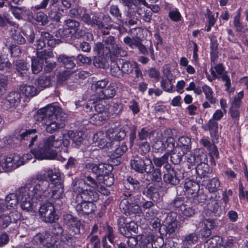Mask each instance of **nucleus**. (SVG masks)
Masks as SVG:
<instances>
[{"mask_svg": "<svg viewBox=\"0 0 248 248\" xmlns=\"http://www.w3.org/2000/svg\"><path fill=\"white\" fill-rule=\"evenodd\" d=\"M207 196L204 193H197L194 196L187 197V203H190L194 206L202 204L207 200Z\"/></svg>", "mask_w": 248, "mask_h": 248, "instance_id": "nucleus-38", "label": "nucleus"}, {"mask_svg": "<svg viewBox=\"0 0 248 248\" xmlns=\"http://www.w3.org/2000/svg\"><path fill=\"white\" fill-rule=\"evenodd\" d=\"M132 194L128 193L127 195L125 194L126 198H124L121 201L119 207L122 212L126 215L131 214H139L141 212V208L137 203L130 202H132Z\"/></svg>", "mask_w": 248, "mask_h": 248, "instance_id": "nucleus-10", "label": "nucleus"}, {"mask_svg": "<svg viewBox=\"0 0 248 248\" xmlns=\"http://www.w3.org/2000/svg\"><path fill=\"white\" fill-rule=\"evenodd\" d=\"M219 197L218 193L216 194L214 197L211 196L210 198L211 202H209L207 205L208 211L217 217H220L222 214L221 207L217 200Z\"/></svg>", "mask_w": 248, "mask_h": 248, "instance_id": "nucleus-22", "label": "nucleus"}, {"mask_svg": "<svg viewBox=\"0 0 248 248\" xmlns=\"http://www.w3.org/2000/svg\"><path fill=\"white\" fill-rule=\"evenodd\" d=\"M200 185L196 181H187V197L194 196L199 193Z\"/></svg>", "mask_w": 248, "mask_h": 248, "instance_id": "nucleus-37", "label": "nucleus"}, {"mask_svg": "<svg viewBox=\"0 0 248 248\" xmlns=\"http://www.w3.org/2000/svg\"><path fill=\"white\" fill-rule=\"evenodd\" d=\"M36 132L35 129L26 130L21 133L17 130L16 131L17 140L29 147L32 146L34 142L36 141L38 138V136L35 135Z\"/></svg>", "mask_w": 248, "mask_h": 248, "instance_id": "nucleus-15", "label": "nucleus"}, {"mask_svg": "<svg viewBox=\"0 0 248 248\" xmlns=\"http://www.w3.org/2000/svg\"><path fill=\"white\" fill-rule=\"evenodd\" d=\"M118 230L120 233L126 237H130L132 232H136L138 225L134 221L127 220L124 217H120L117 220Z\"/></svg>", "mask_w": 248, "mask_h": 248, "instance_id": "nucleus-12", "label": "nucleus"}, {"mask_svg": "<svg viewBox=\"0 0 248 248\" xmlns=\"http://www.w3.org/2000/svg\"><path fill=\"white\" fill-rule=\"evenodd\" d=\"M116 93V88L114 85L110 84L107 86L98 98L99 100L108 99L113 98Z\"/></svg>", "mask_w": 248, "mask_h": 248, "instance_id": "nucleus-36", "label": "nucleus"}, {"mask_svg": "<svg viewBox=\"0 0 248 248\" xmlns=\"http://www.w3.org/2000/svg\"><path fill=\"white\" fill-rule=\"evenodd\" d=\"M60 175L58 174V177L57 179H55L53 182L52 185L50 186L48 194H47L46 198L51 200L52 201L55 200L58 202L55 203V206L61 207L62 202L61 199L63 198L65 196L64 193V186L60 178Z\"/></svg>", "mask_w": 248, "mask_h": 248, "instance_id": "nucleus-7", "label": "nucleus"}, {"mask_svg": "<svg viewBox=\"0 0 248 248\" xmlns=\"http://www.w3.org/2000/svg\"><path fill=\"white\" fill-rule=\"evenodd\" d=\"M21 99V94L19 92H11L4 100V104L7 108L13 109L19 105Z\"/></svg>", "mask_w": 248, "mask_h": 248, "instance_id": "nucleus-18", "label": "nucleus"}, {"mask_svg": "<svg viewBox=\"0 0 248 248\" xmlns=\"http://www.w3.org/2000/svg\"><path fill=\"white\" fill-rule=\"evenodd\" d=\"M97 189L86 188L81 194L77 195L76 202H93L99 199Z\"/></svg>", "mask_w": 248, "mask_h": 248, "instance_id": "nucleus-16", "label": "nucleus"}, {"mask_svg": "<svg viewBox=\"0 0 248 248\" xmlns=\"http://www.w3.org/2000/svg\"><path fill=\"white\" fill-rule=\"evenodd\" d=\"M137 62H131L129 61L124 62L122 64L121 70L123 74H130L133 72L134 67L137 66Z\"/></svg>", "mask_w": 248, "mask_h": 248, "instance_id": "nucleus-52", "label": "nucleus"}, {"mask_svg": "<svg viewBox=\"0 0 248 248\" xmlns=\"http://www.w3.org/2000/svg\"><path fill=\"white\" fill-rule=\"evenodd\" d=\"M15 192L19 202L34 197V194L28 182L25 186L20 187Z\"/></svg>", "mask_w": 248, "mask_h": 248, "instance_id": "nucleus-25", "label": "nucleus"}, {"mask_svg": "<svg viewBox=\"0 0 248 248\" xmlns=\"http://www.w3.org/2000/svg\"><path fill=\"white\" fill-rule=\"evenodd\" d=\"M32 17L36 22L42 26H45L48 22L47 16L42 11L34 13Z\"/></svg>", "mask_w": 248, "mask_h": 248, "instance_id": "nucleus-51", "label": "nucleus"}, {"mask_svg": "<svg viewBox=\"0 0 248 248\" xmlns=\"http://www.w3.org/2000/svg\"><path fill=\"white\" fill-rule=\"evenodd\" d=\"M20 202V207L22 210L29 212H32L34 211L35 206L32 202V198H29Z\"/></svg>", "mask_w": 248, "mask_h": 248, "instance_id": "nucleus-55", "label": "nucleus"}, {"mask_svg": "<svg viewBox=\"0 0 248 248\" xmlns=\"http://www.w3.org/2000/svg\"><path fill=\"white\" fill-rule=\"evenodd\" d=\"M76 210L79 213L89 215L94 213L96 209L95 204L87 202H76Z\"/></svg>", "mask_w": 248, "mask_h": 248, "instance_id": "nucleus-23", "label": "nucleus"}, {"mask_svg": "<svg viewBox=\"0 0 248 248\" xmlns=\"http://www.w3.org/2000/svg\"><path fill=\"white\" fill-rule=\"evenodd\" d=\"M19 159L20 155L17 154L11 155L9 156H0V173L9 171L19 167Z\"/></svg>", "mask_w": 248, "mask_h": 248, "instance_id": "nucleus-13", "label": "nucleus"}, {"mask_svg": "<svg viewBox=\"0 0 248 248\" xmlns=\"http://www.w3.org/2000/svg\"><path fill=\"white\" fill-rule=\"evenodd\" d=\"M207 158H205L204 160H202V163L197 164V169H198L199 179H202L206 177H208V174H210L212 171V169L209 167L207 163H205V160Z\"/></svg>", "mask_w": 248, "mask_h": 248, "instance_id": "nucleus-32", "label": "nucleus"}, {"mask_svg": "<svg viewBox=\"0 0 248 248\" xmlns=\"http://www.w3.org/2000/svg\"><path fill=\"white\" fill-rule=\"evenodd\" d=\"M208 129L210 132L211 137L217 139L218 138V124L210 119L207 124Z\"/></svg>", "mask_w": 248, "mask_h": 248, "instance_id": "nucleus-43", "label": "nucleus"}, {"mask_svg": "<svg viewBox=\"0 0 248 248\" xmlns=\"http://www.w3.org/2000/svg\"><path fill=\"white\" fill-rule=\"evenodd\" d=\"M102 56H98L94 57L93 59V65L97 68H105L107 65V60L106 56L102 54Z\"/></svg>", "mask_w": 248, "mask_h": 248, "instance_id": "nucleus-49", "label": "nucleus"}, {"mask_svg": "<svg viewBox=\"0 0 248 248\" xmlns=\"http://www.w3.org/2000/svg\"><path fill=\"white\" fill-rule=\"evenodd\" d=\"M87 239L89 243L87 244V248H99L100 240L97 235L90 234Z\"/></svg>", "mask_w": 248, "mask_h": 248, "instance_id": "nucleus-58", "label": "nucleus"}, {"mask_svg": "<svg viewBox=\"0 0 248 248\" xmlns=\"http://www.w3.org/2000/svg\"><path fill=\"white\" fill-rule=\"evenodd\" d=\"M72 189L77 195L81 194L86 189L85 182L83 179H76L73 183Z\"/></svg>", "mask_w": 248, "mask_h": 248, "instance_id": "nucleus-44", "label": "nucleus"}, {"mask_svg": "<svg viewBox=\"0 0 248 248\" xmlns=\"http://www.w3.org/2000/svg\"><path fill=\"white\" fill-rule=\"evenodd\" d=\"M15 192L19 202L34 197V194L28 182L25 186L20 187Z\"/></svg>", "mask_w": 248, "mask_h": 248, "instance_id": "nucleus-26", "label": "nucleus"}, {"mask_svg": "<svg viewBox=\"0 0 248 248\" xmlns=\"http://www.w3.org/2000/svg\"><path fill=\"white\" fill-rule=\"evenodd\" d=\"M87 25L92 27H97L98 29H103L106 25L102 21V18L97 15H93L92 17H91Z\"/></svg>", "mask_w": 248, "mask_h": 248, "instance_id": "nucleus-45", "label": "nucleus"}, {"mask_svg": "<svg viewBox=\"0 0 248 248\" xmlns=\"http://www.w3.org/2000/svg\"><path fill=\"white\" fill-rule=\"evenodd\" d=\"M83 180L85 182V186H86V188L89 187L90 188L97 189L99 186L98 183L96 179L91 175H85L84 179Z\"/></svg>", "mask_w": 248, "mask_h": 248, "instance_id": "nucleus-56", "label": "nucleus"}, {"mask_svg": "<svg viewBox=\"0 0 248 248\" xmlns=\"http://www.w3.org/2000/svg\"><path fill=\"white\" fill-rule=\"evenodd\" d=\"M36 82L38 85L43 88L48 87L52 84L51 77L44 75L40 76L38 78Z\"/></svg>", "mask_w": 248, "mask_h": 248, "instance_id": "nucleus-50", "label": "nucleus"}, {"mask_svg": "<svg viewBox=\"0 0 248 248\" xmlns=\"http://www.w3.org/2000/svg\"><path fill=\"white\" fill-rule=\"evenodd\" d=\"M175 80H169L167 78H162L161 81V86L164 91L171 92L174 91L173 82Z\"/></svg>", "mask_w": 248, "mask_h": 248, "instance_id": "nucleus-63", "label": "nucleus"}, {"mask_svg": "<svg viewBox=\"0 0 248 248\" xmlns=\"http://www.w3.org/2000/svg\"><path fill=\"white\" fill-rule=\"evenodd\" d=\"M141 9L138 6L135 7L129 8L127 9L126 15V21L125 24L130 26H134L137 24L139 21V16H140L141 13H140Z\"/></svg>", "mask_w": 248, "mask_h": 248, "instance_id": "nucleus-20", "label": "nucleus"}, {"mask_svg": "<svg viewBox=\"0 0 248 248\" xmlns=\"http://www.w3.org/2000/svg\"><path fill=\"white\" fill-rule=\"evenodd\" d=\"M170 155V161L174 164H178L182 161V157L185 155V151L182 148L178 153L169 152Z\"/></svg>", "mask_w": 248, "mask_h": 248, "instance_id": "nucleus-54", "label": "nucleus"}, {"mask_svg": "<svg viewBox=\"0 0 248 248\" xmlns=\"http://www.w3.org/2000/svg\"><path fill=\"white\" fill-rule=\"evenodd\" d=\"M63 219L66 225L68 234L62 236V241L68 245L74 246L81 237L84 225L77 217L71 214L64 215Z\"/></svg>", "mask_w": 248, "mask_h": 248, "instance_id": "nucleus-5", "label": "nucleus"}, {"mask_svg": "<svg viewBox=\"0 0 248 248\" xmlns=\"http://www.w3.org/2000/svg\"><path fill=\"white\" fill-rule=\"evenodd\" d=\"M37 58L44 62L48 58L54 57V54L52 50L49 49H41L37 50L36 52Z\"/></svg>", "mask_w": 248, "mask_h": 248, "instance_id": "nucleus-47", "label": "nucleus"}, {"mask_svg": "<svg viewBox=\"0 0 248 248\" xmlns=\"http://www.w3.org/2000/svg\"><path fill=\"white\" fill-rule=\"evenodd\" d=\"M41 36L47 45L51 47H55L61 43L60 39H56L53 36L47 31H42Z\"/></svg>", "mask_w": 248, "mask_h": 248, "instance_id": "nucleus-34", "label": "nucleus"}, {"mask_svg": "<svg viewBox=\"0 0 248 248\" xmlns=\"http://www.w3.org/2000/svg\"><path fill=\"white\" fill-rule=\"evenodd\" d=\"M108 116L106 113H95L91 118V122L95 125H101Z\"/></svg>", "mask_w": 248, "mask_h": 248, "instance_id": "nucleus-62", "label": "nucleus"}, {"mask_svg": "<svg viewBox=\"0 0 248 248\" xmlns=\"http://www.w3.org/2000/svg\"><path fill=\"white\" fill-rule=\"evenodd\" d=\"M107 136L110 140H121L125 138L126 133L121 128H110L107 132Z\"/></svg>", "mask_w": 248, "mask_h": 248, "instance_id": "nucleus-27", "label": "nucleus"}, {"mask_svg": "<svg viewBox=\"0 0 248 248\" xmlns=\"http://www.w3.org/2000/svg\"><path fill=\"white\" fill-rule=\"evenodd\" d=\"M164 78H167L169 80H175L176 77L173 75L174 71L171 69L170 64H165L162 67V70Z\"/></svg>", "mask_w": 248, "mask_h": 248, "instance_id": "nucleus-53", "label": "nucleus"}, {"mask_svg": "<svg viewBox=\"0 0 248 248\" xmlns=\"http://www.w3.org/2000/svg\"><path fill=\"white\" fill-rule=\"evenodd\" d=\"M15 65L16 66V69L17 72L20 74L21 76L24 77L27 75L29 65H28L26 62L22 60L16 61L15 62Z\"/></svg>", "mask_w": 248, "mask_h": 248, "instance_id": "nucleus-48", "label": "nucleus"}, {"mask_svg": "<svg viewBox=\"0 0 248 248\" xmlns=\"http://www.w3.org/2000/svg\"><path fill=\"white\" fill-rule=\"evenodd\" d=\"M36 121L45 126L46 131L53 134L65 127L66 114L57 106L48 105L38 109L34 115Z\"/></svg>", "mask_w": 248, "mask_h": 248, "instance_id": "nucleus-1", "label": "nucleus"}, {"mask_svg": "<svg viewBox=\"0 0 248 248\" xmlns=\"http://www.w3.org/2000/svg\"><path fill=\"white\" fill-rule=\"evenodd\" d=\"M146 174L149 177L151 181L155 182H159L161 180V172L160 169H155L153 164L151 169L148 171H146Z\"/></svg>", "mask_w": 248, "mask_h": 248, "instance_id": "nucleus-40", "label": "nucleus"}, {"mask_svg": "<svg viewBox=\"0 0 248 248\" xmlns=\"http://www.w3.org/2000/svg\"><path fill=\"white\" fill-rule=\"evenodd\" d=\"M220 186V183L219 179L215 177L208 180L205 186V188L208 190L210 193H213L215 195L217 194V191Z\"/></svg>", "mask_w": 248, "mask_h": 248, "instance_id": "nucleus-35", "label": "nucleus"}, {"mask_svg": "<svg viewBox=\"0 0 248 248\" xmlns=\"http://www.w3.org/2000/svg\"><path fill=\"white\" fill-rule=\"evenodd\" d=\"M19 202V201L16 192L10 193L5 198V204L8 206L9 210L16 207Z\"/></svg>", "mask_w": 248, "mask_h": 248, "instance_id": "nucleus-46", "label": "nucleus"}, {"mask_svg": "<svg viewBox=\"0 0 248 248\" xmlns=\"http://www.w3.org/2000/svg\"><path fill=\"white\" fill-rule=\"evenodd\" d=\"M108 83V79H104L98 80L92 84L91 88L94 92V95L96 96V98H98L99 97L104 90L106 89Z\"/></svg>", "mask_w": 248, "mask_h": 248, "instance_id": "nucleus-33", "label": "nucleus"}, {"mask_svg": "<svg viewBox=\"0 0 248 248\" xmlns=\"http://www.w3.org/2000/svg\"><path fill=\"white\" fill-rule=\"evenodd\" d=\"M39 214L42 220L46 223H52L58 219L56 215L54 206L50 202L42 204L39 209Z\"/></svg>", "mask_w": 248, "mask_h": 248, "instance_id": "nucleus-11", "label": "nucleus"}, {"mask_svg": "<svg viewBox=\"0 0 248 248\" xmlns=\"http://www.w3.org/2000/svg\"><path fill=\"white\" fill-rule=\"evenodd\" d=\"M189 145L187 144V181H196L200 182L199 178L198 169H197V164L202 163V159L201 156L193 154L191 151H188Z\"/></svg>", "mask_w": 248, "mask_h": 248, "instance_id": "nucleus-6", "label": "nucleus"}, {"mask_svg": "<svg viewBox=\"0 0 248 248\" xmlns=\"http://www.w3.org/2000/svg\"><path fill=\"white\" fill-rule=\"evenodd\" d=\"M58 177V174L48 170L38 172L34 178L31 179L28 183L34 194V198L38 200L46 198L51 185Z\"/></svg>", "mask_w": 248, "mask_h": 248, "instance_id": "nucleus-3", "label": "nucleus"}, {"mask_svg": "<svg viewBox=\"0 0 248 248\" xmlns=\"http://www.w3.org/2000/svg\"><path fill=\"white\" fill-rule=\"evenodd\" d=\"M23 35H25L27 37H29V41L30 43L33 42L35 34L32 29H29V31H26L25 32L15 30L14 32L12 34V37L15 42L20 45L24 44L26 42V40Z\"/></svg>", "mask_w": 248, "mask_h": 248, "instance_id": "nucleus-17", "label": "nucleus"}, {"mask_svg": "<svg viewBox=\"0 0 248 248\" xmlns=\"http://www.w3.org/2000/svg\"><path fill=\"white\" fill-rule=\"evenodd\" d=\"M200 143L208 151L211 160L214 159L215 158H219V152L217 146L214 143H211L208 140L206 139H201Z\"/></svg>", "mask_w": 248, "mask_h": 248, "instance_id": "nucleus-24", "label": "nucleus"}, {"mask_svg": "<svg viewBox=\"0 0 248 248\" xmlns=\"http://www.w3.org/2000/svg\"><path fill=\"white\" fill-rule=\"evenodd\" d=\"M104 138L105 136L101 133L94 134L93 137V141L97 143V146L100 148H103L107 145V141Z\"/></svg>", "mask_w": 248, "mask_h": 248, "instance_id": "nucleus-64", "label": "nucleus"}, {"mask_svg": "<svg viewBox=\"0 0 248 248\" xmlns=\"http://www.w3.org/2000/svg\"><path fill=\"white\" fill-rule=\"evenodd\" d=\"M69 14L71 16L80 19L87 25L91 18V13L84 7H77L71 9L69 11Z\"/></svg>", "mask_w": 248, "mask_h": 248, "instance_id": "nucleus-19", "label": "nucleus"}, {"mask_svg": "<svg viewBox=\"0 0 248 248\" xmlns=\"http://www.w3.org/2000/svg\"><path fill=\"white\" fill-rule=\"evenodd\" d=\"M130 166L132 170L139 173L143 174L149 171L152 166V161L149 157L144 156L134 157L130 160Z\"/></svg>", "mask_w": 248, "mask_h": 248, "instance_id": "nucleus-9", "label": "nucleus"}, {"mask_svg": "<svg viewBox=\"0 0 248 248\" xmlns=\"http://www.w3.org/2000/svg\"><path fill=\"white\" fill-rule=\"evenodd\" d=\"M21 215L17 211L11 212L9 215L2 214L0 216V228L5 229L11 226L14 230L17 228L18 222L20 219Z\"/></svg>", "mask_w": 248, "mask_h": 248, "instance_id": "nucleus-14", "label": "nucleus"}, {"mask_svg": "<svg viewBox=\"0 0 248 248\" xmlns=\"http://www.w3.org/2000/svg\"><path fill=\"white\" fill-rule=\"evenodd\" d=\"M75 58L74 56H68L65 54H61L57 57V60L59 62L62 63L67 68L71 69L76 66L74 62Z\"/></svg>", "mask_w": 248, "mask_h": 248, "instance_id": "nucleus-31", "label": "nucleus"}, {"mask_svg": "<svg viewBox=\"0 0 248 248\" xmlns=\"http://www.w3.org/2000/svg\"><path fill=\"white\" fill-rule=\"evenodd\" d=\"M59 242V237L54 235H51L48 233V236L46 239L45 245L48 248H57Z\"/></svg>", "mask_w": 248, "mask_h": 248, "instance_id": "nucleus-57", "label": "nucleus"}, {"mask_svg": "<svg viewBox=\"0 0 248 248\" xmlns=\"http://www.w3.org/2000/svg\"><path fill=\"white\" fill-rule=\"evenodd\" d=\"M241 105H234L233 103H231V107L229 108V112L231 118L234 120H239L240 116L239 108Z\"/></svg>", "mask_w": 248, "mask_h": 248, "instance_id": "nucleus-60", "label": "nucleus"}, {"mask_svg": "<svg viewBox=\"0 0 248 248\" xmlns=\"http://www.w3.org/2000/svg\"><path fill=\"white\" fill-rule=\"evenodd\" d=\"M202 92L205 94V97L211 104H215L216 103L217 99L214 96V92L212 89L206 84H204L202 86Z\"/></svg>", "mask_w": 248, "mask_h": 248, "instance_id": "nucleus-42", "label": "nucleus"}, {"mask_svg": "<svg viewBox=\"0 0 248 248\" xmlns=\"http://www.w3.org/2000/svg\"><path fill=\"white\" fill-rule=\"evenodd\" d=\"M164 182L167 184L175 186L179 184V178L176 176L175 171L171 170L170 172L165 173L163 175Z\"/></svg>", "mask_w": 248, "mask_h": 248, "instance_id": "nucleus-39", "label": "nucleus"}, {"mask_svg": "<svg viewBox=\"0 0 248 248\" xmlns=\"http://www.w3.org/2000/svg\"><path fill=\"white\" fill-rule=\"evenodd\" d=\"M20 90L27 97H33L39 93L36 88L33 85H23L20 86Z\"/></svg>", "mask_w": 248, "mask_h": 248, "instance_id": "nucleus-41", "label": "nucleus"}, {"mask_svg": "<svg viewBox=\"0 0 248 248\" xmlns=\"http://www.w3.org/2000/svg\"><path fill=\"white\" fill-rule=\"evenodd\" d=\"M62 144V141L55 139L54 135H51L42 140L37 147L31 151V153L20 156L19 163L20 166L24 164L32 158V155L39 159H52L56 156V153L52 148H58Z\"/></svg>", "mask_w": 248, "mask_h": 248, "instance_id": "nucleus-2", "label": "nucleus"}, {"mask_svg": "<svg viewBox=\"0 0 248 248\" xmlns=\"http://www.w3.org/2000/svg\"><path fill=\"white\" fill-rule=\"evenodd\" d=\"M94 49L98 54H102L112 62L118 57H124L127 54V52L116 43L115 37L111 35L104 37L102 42L95 44Z\"/></svg>", "mask_w": 248, "mask_h": 248, "instance_id": "nucleus-4", "label": "nucleus"}, {"mask_svg": "<svg viewBox=\"0 0 248 248\" xmlns=\"http://www.w3.org/2000/svg\"><path fill=\"white\" fill-rule=\"evenodd\" d=\"M199 46L196 42L189 40L188 42V50L192 53V63L195 66L199 65V59L198 52Z\"/></svg>", "mask_w": 248, "mask_h": 248, "instance_id": "nucleus-30", "label": "nucleus"}, {"mask_svg": "<svg viewBox=\"0 0 248 248\" xmlns=\"http://www.w3.org/2000/svg\"><path fill=\"white\" fill-rule=\"evenodd\" d=\"M85 168L89 171H91L93 173L97 175H103L108 172L105 171L108 168L112 169V167L109 166L107 164H96L92 162H86L85 164Z\"/></svg>", "mask_w": 248, "mask_h": 248, "instance_id": "nucleus-21", "label": "nucleus"}, {"mask_svg": "<svg viewBox=\"0 0 248 248\" xmlns=\"http://www.w3.org/2000/svg\"><path fill=\"white\" fill-rule=\"evenodd\" d=\"M43 62L37 58L31 59V70L33 74L39 73L43 69Z\"/></svg>", "mask_w": 248, "mask_h": 248, "instance_id": "nucleus-61", "label": "nucleus"}, {"mask_svg": "<svg viewBox=\"0 0 248 248\" xmlns=\"http://www.w3.org/2000/svg\"><path fill=\"white\" fill-rule=\"evenodd\" d=\"M223 244V239L219 235H214L206 241L204 247L207 248H221Z\"/></svg>", "mask_w": 248, "mask_h": 248, "instance_id": "nucleus-29", "label": "nucleus"}, {"mask_svg": "<svg viewBox=\"0 0 248 248\" xmlns=\"http://www.w3.org/2000/svg\"><path fill=\"white\" fill-rule=\"evenodd\" d=\"M210 50L211 64L215 65L218 57V43L216 39H211Z\"/></svg>", "mask_w": 248, "mask_h": 248, "instance_id": "nucleus-28", "label": "nucleus"}, {"mask_svg": "<svg viewBox=\"0 0 248 248\" xmlns=\"http://www.w3.org/2000/svg\"><path fill=\"white\" fill-rule=\"evenodd\" d=\"M210 69V72L212 76H211V82L216 79L221 78L222 80L225 82V91L229 92L231 87V81L230 77L227 74V72L225 70V67L223 63H219L216 65H211Z\"/></svg>", "mask_w": 248, "mask_h": 248, "instance_id": "nucleus-8", "label": "nucleus"}, {"mask_svg": "<svg viewBox=\"0 0 248 248\" xmlns=\"http://www.w3.org/2000/svg\"><path fill=\"white\" fill-rule=\"evenodd\" d=\"M59 10H61V9L60 8L57 9L55 6H53L50 7L48 12L49 17L53 21L57 22H59L60 21L62 16V14ZM61 11H63V10L62 9Z\"/></svg>", "mask_w": 248, "mask_h": 248, "instance_id": "nucleus-59", "label": "nucleus"}]
</instances>
